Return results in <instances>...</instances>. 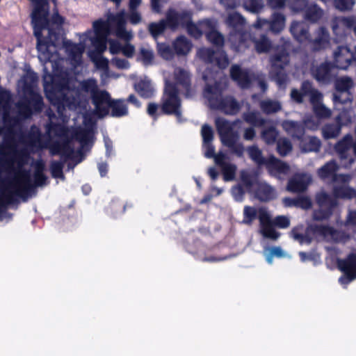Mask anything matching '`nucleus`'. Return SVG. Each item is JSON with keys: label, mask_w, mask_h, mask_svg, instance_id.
<instances>
[{"label": "nucleus", "mask_w": 356, "mask_h": 356, "mask_svg": "<svg viewBox=\"0 0 356 356\" xmlns=\"http://www.w3.org/2000/svg\"><path fill=\"white\" fill-rule=\"evenodd\" d=\"M38 76L27 72L18 81L23 93L22 99L15 106V115L11 116L12 97L8 91H0V220H10L11 215L4 211L7 206L26 200L38 186L47 184L44 174V163L42 159L33 163V181L31 170L24 168L30 156L18 151L15 141V129L20 121L29 118L33 111L42 108V98L36 90Z\"/></svg>", "instance_id": "nucleus-1"}, {"label": "nucleus", "mask_w": 356, "mask_h": 356, "mask_svg": "<svg viewBox=\"0 0 356 356\" xmlns=\"http://www.w3.org/2000/svg\"><path fill=\"white\" fill-rule=\"evenodd\" d=\"M38 58L44 63H50L53 75L45 76L44 90L47 98L56 107L58 114L63 122L67 118L64 113L65 108L75 111L84 106L86 97L83 93L90 94L92 102L102 113L106 112V106L108 100V92L98 89L97 82L94 79H88L78 83L73 76L72 70L64 69L63 65L67 62L58 53V48L53 38L44 43L37 44Z\"/></svg>", "instance_id": "nucleus-2"}, {"label": "nucleus", "mask_w": 356, "mask_h": 356, "mask_svg": "<svg viewBox=\"0 0 356 356\" xmlns=\"http://www.w3.org/2000/svg\"><path fill=\"white\" fill-rule=\"evenodd\" d=\"M93 31L89 30L81 36V42L73 43L70 40H64L63 48L67 54V60L72 67L75 68L82 63V55L86 47V42L90 40L94 51H89V57L96 67L105 72L108 70L109 60L102 56L106 49V38L110 35L108 24L104 20L99 19L93 22Z\"/></svg>", "instance_id": "nucleus-3"}, {"label": "nucleus", "mask_w": 356, "mask_h": 356, "mask_svg": "<svg viewBox=\"0 0 356 356\" xmlns=\"http://www.w3.org/2000/svg\"><path fill=\"white\" fill-rule=\"evenodd\" d=\"M165 88L161 99L162 112L167 115H175L177 121L182 122L181 103L179 92H184L186 97L192 96L191 88V75L189 72L181 67H176L173 74L163 73Z\"/></svg>", "instance_id": "nucleus-4"}, {"label": "nucleus", "mask_w": 356, "mask_h": 356, "mask_svg": "<svg viewBox=\"0 0 356 356\" xmlns=\"http://www.w3.org/2000/svg\"><path fill=\"white\" fill-rule=\"evenodd\" d=\"M47 115L50 122L45 126L46 134L42 135L38 127L32 126L26 137L28 146L35 150L49 148L51 155L60 154L64 159H70L74 153V149L70 147V144L62 148L59 145L50 146L54 137L63 138L67 136L69 134L68 129L63 124H55L53 122L55 115L51 113V111H47Z\"/></svg>", "instance_id": "nucleus-5"}, {"label": "nucleus", "mask_w": 356, "mask_h": 356, "mask_svg": "<svg viewBox=\"0 0 356 356\" xmlns=\"http://www.w3.org/2000/svg\"><path fill=\"white\" fill-rule=\"evenodd\" d=\"M339 165L334 161H330L320 168L317 174L324 181L334 183L333 193L337 197L351 199L356 196V191L348 184L352 179L350 175L337 174Z\"/></svg>", "instance_id": "nucleus-6"}, {"label": "nucleus", "mask_w": 356, "mask_h": 356, "mask_svg": "<svg viewBox=\"0 0 356 356\" xmlns=\"http://www.w3.org/2000/svg\"><path fill=\"white\" fill-rule=\"evenodd\" d=\"M34 4L31 14L33 33L37 38V44L44 43L56 35L48 27L49 6L47 0H31Z\"/></svg>", "instance_id": "nucleus-7"}, {"label": "nucleus", "mask_w": 356, "mask_h": 356, "mask_svg": "<svg viewBox=\"0 0 356 356\" xmlns=\"http://www.w3.org/2000/svg\"><path fill=\"white\" fill-rule=\"evenodd\" d=\"M108 24L110 34L113 33L117 38L123 40L125 44L122 45V53L127 58H132L135 53V47L129 43L133 38L131 31L126 29V13L122 10L116 14L110 13L107 20L104 21Z\"/></svg>", "instance_id": "nucleus-8"}, {"label": "nucleus", "mask_w": 356, "mask_h": 356, "mask_svg": "<svg viewBox=\"0 0 356 356\" xmlns=\"http://www.w3.org/2000/svg\"><path fill=\"white\" fill-rule=\"evenodd\" d=\"M226 88V81L224 86H216L214 88L207 85L204 90V97L208 100L211 108L222 111L228 115H235L240 111V104L231 96L222 97V92Z\"/></svg>", "instance_id": "nucleus-9"}, {"label": "nucleus", "mask_w": 356, "mask_h": 356, "mask_svg": "<svg viewBox=\"0 0 356 356\" xmlns=\"http://www.w3.org/2000/svg\"><path fill=\"white\" fill-rule=\"evenodd\" d=\"M226 24L231 28L228 38L231 47L236 51H244L248 45L247 38L250 36L244 31L245 19L238 13H232L228 15Z\"/></svg>", "instance_id": "nucleus-10"}, {"label": "nucleus", "mask_w": 356, "mask_h": 356, "mask_svg": "<svg viewBox=\"0 0 356 356\" xmlns=\"http://www.w3.org/2000/svg\"><path fill=\"white\" fill-rule=\"evenodd\" d=\"M168 21L171 29L184 27L188 34L195 38H200L203 33L204 29L211 25L209 20L202 21L198 25L193 24L191 21V12L186 10L176 12L174 10H170L168 12Z\"/></svg>", "instance_id": "nucleus-11"}, {"label": "nucleus", "mask_w": 356, "mask_h": 356, "mask_svg": "<svg viewBox=\"0 0 356 356\" xmlns=\"http://www.w3.org/2000/svg\"><path fill=\"white\" fill-rule=\"evenodd\" d=\"M288 44L285 43L275 55L270 58L271 70L270 76L275 81L280 88H285L288 82V76L284 71V67L289 63V53L286 47Z\"/></svg>", "instance_id": "nucleus-12"}, {"label": "nucleus", "mask_w": 356, "mask_h": 356, "mask_svg": "<svg viewBox=\"0 0 356 356\" xmlns=\"http://www.w3.org/2000/svg\"><path fill=\"white\" fill-rule=\"evenodd\" d=\"M230 74L234 81L242 88H248L256 81L261 90L265 92L268 86L262 74H255L250 70L242 69L238 65H233L230 69Z\"/></svg>", "instance_id": "nucleus-13"}, {"label": "nucleus", "mask_w": 356, "mask_h": 356, "mask_svg": "<svg viewBox=\"0 0 356 356\" xmlns=\"http://www.w3.org/2000/svg\"><path fill=\"white\" fill-rule=\"evenodd\" d=\"M291 98L296 103L301 104L303 102L304 96L309 97V102L312 108L315 105L323 103V94L312 86L311 82L305 81L302 83L300 90L293 88L291 91Z\"/></svg>", "instance_id": "nucleus-14"}, {"label": "nucleus", "mask_w": 356, "mask_h": 356, "mask_svg": "<svg viewBox=\"0 0 356 356\" xmlns=\"http://www.w3.org/2000/svg\"><path fill=\"white\" fill-rule=\"evenodd\" d=\"M289 6L295 12L305 10V19L312 23L319 21L323 15L321 8L315 3L308 5L307 0H289Z\"/></svg>", "instance_id": "nucleus-15"}, {"label": "nucleus", "mask_w": 356, "mask_h": 356, "mask_svg": "<svg viewBox=\"0 0 356 356\" xmlns=\"http://www.w3.org/2000/svg\"><path fill=\"white\" fill-rule=\"evenodd\" d=\"M315 237L327 241L346 242L349 236L344 232H339L330 226L312 225L308 228Z\"/></svg>", "instance_id": "nucleus-16"}, {"label": "nucleus", "mask_w": 356, "mask_h": 356, "mask_svg": "<svg viewBox=\"0 0 356 356\" xmlns=\"http://www.w3.org/2000/svg\"><path fill=\"white\" fill-rule=\"evenodd\" d=\"M337 265L344 275L339 279L341 285L346 286L356 279V254H350L346 259H339Z\"/></svg>", "instance_id": "nucleus-17"}, {"label": "nucleus", "mask_w": 356, "mask_h": 356, "mask_svg": "<svg viewBox=\"0 0 356 356\" xmlns=\"http://www.w3.org/2000/svg\"><path fill=\"white\" fill-rule=\"evenodd\" d=\"M316 200L320 209L314 212V218L317 220L328 218L332 214V209L336 206L335 200L324 191L318 193Z\"/></svg>", "instance_id": "nucleus-18"}, {"label": "nucleus", "mask_w": 356, "mask_h": 356, "mask_svg": "<svg viewBox=\"0 0 356 356\" xmlns=\"http://www.w3.org/2000/svg\"><path fill=\"white\" fill-rule=\"evenodd\" d=\"M197 56L206 63H216L220 69H225L229 65L228 58L222 51L214 52L210 48H202L198 49Z\"/></svg>", "instance_id": "nucleus-19"}, {"label": "nucleus", "mask_w": 356, "mask_h": 356, "mask_svg": "<svg viewBox=\"0 0 356 356\" xmlns=\"http://www.w3.org/2000/svg\"><path fill=\"white\" fill-rule=\"evenodd\" d=\"M260 223V233L264 237L272 240H277L280 234L275 231L273 227L271 216L266 209L261 207L258 209V216Z\"/></svg>", "instance_id": "nucleus-20"}, {"label": "nucleus", "mask_w": 356, "mask_h": 356, "mask_svg": "<svg viewBox=\"0 0 356 356\" xmlns=\"http://www.w3.org/2000/svg\"><path fill=\"white\" fill-rule=\"evenodd\" d=\"M337 123H328L323 126L322 134L324 138H337L341 133V125L350 123L352 118L346 111H343L337 117Z\"/></svg>", "instance_id": "nucleus-21"}, {"label": "nucleus", "mask_w": 356, "mask_h": 356, "mask_svg": "<svg viewBox=\"0 0 356 356\" xmlns=\"http://www.w3.org/2000/svg\"><path fill=\"white\" fill-rule=\"evenodd\" d=\"M312 182V176L308 172H298L289 179L286 189L291 193L305 191Z\"/></svg>", "instance_id": "nucleus-22"}, {"label": "nucleus", "mask_w": 356, "mask_h": 356, "mask_svg": "<svg viewBox=\"0 0 356 356\" xmlns=\"http://www.w3.org/2000/svg\"><path fill=\"white\" fill-rule=\"evenodd\" d=\"M241 120L230 122L223 118H218L216 119V127L219 134L221 143L229 138L239 135L238 132L234 130V127L241 124Z\"/></svg>", "instance_id": "nucleus-23"}, {"label": "nucleus", "mask_w": 356, "mask_h": 356, "mask_svg": "<svg viewBox=\"0 0 356 356\" xmlns=\"http://www.w3.org/2000/svg\"><path fill=\"white\" fill-rule=\"evenodd\" d=\"M353 52L347 46H339L333 52V65L340 70H347L353 63Z\"/></svg>", "instance_id": "nucleus-24"}, {"label": "nucleus", "mask_w": 356, "mask_h": 356, "mask_svg": "<svg viewBox=\"0 0 356 356\" xmlns=\"http://www.w3.org/2000/svg\"><path fill=\"white\" fill-rule=\"evenodd\" d=\"M215 163L220 168L225 181H232L235 178L237 167L228 161L226 154L219 152L215 157Z\"/></svg>", "instance_id": "nucleus-25"}, {"label": "nucleus", "mask_w": 356, "mask_h": 356, "mask_svg": "<svg viewBox=\"0 0 356 356\" xmlns=\"http://www.w3.org/2000/svg\"><path fill=\"white\" fill-rule=\"evenodd\" d=\"M334 65L330 62H325L318 66L311 68L312 76L319 83H328L334 78L333 73Z\"/></svg>", "instance_id": "nucleus-26"}, {"label": "nucleus", "mask_w": 356, "mask_h": 356, "mask_svg": "<svg viewBox=\"0 0 356 356\" xmlns=\"http://www.w3.org/2000/svg\"><path fill=\"white\" fill-rule=\"evenodd\" d=\"M314 38H309L313 51H321L328 48L330 45V36L328 31L324 27H319L314 32Z\"/></svg>", "instance_id": "nucleus-27"}, {"label": "nucleus", "mask_w": 356, "mask_h": 356, "mask_svg": "<svg viewBox=\"0 0 356 356\" xmlns=\"http://www.w3.org/2000/svg\"><path fill=\"white\" fill-rule=\"evenodd\" d=\"M102 107H104V106ZM106 112L105 113H102L101 111L97 109L95 113L99 118H103L109 112V108L111 109V116L115 118H120L122 116H125L128 114V108L126 103L123 100H113L111 99L110 95L108 94V104L105 106Z\"/></svg>", "instance_id": "nucleus-28"}, {"label": "nucleus", "mask_w": 356, "mask_h": 356, "mask_svg": "<svg viewBox=\"0 0 356 356\" xmlns=\"http://www.w3.org/2000/svg\"><path fill=\"white\" fill-rule=\"evenodd\" d=\"M266 168L269 173L280 179H284L290 172V166L285 162L270 156L268 159Z\"/></svg>", "instance_id": "nucleus-29"}, {"label": "nucleus", "mask_w": 356, "mask_h": 356, "mask_svg": "<svg viewBox=\"0 0 356 356\" xmlns=\"http://www.w3.org/2000/svg\"><path fill=\"white\" fill-rule=\"evenodd\" d=\"M355 24L353 17H335L332 21V29L337 36L343 37L348 31L353 29Z\"/></svg>", "instance_id": "nucleus-30"}, {"label": "nucleus", "mask_w": 356, "mask_h": 356, "mask_svg": "<svg viewBox=\"0 0 356 356\" xmlns=\"http://www.w3.org/2000/svg\"><path fill=\"white\" fill-rule=\"evenodd\" d=\"M253 193L257 198L263 202H267L276 197L277 193L274 188L265 181H259Z\"/></svg>", "instance_id": "nucleus-31"}, {"label": "nucleus", "mask_w": 356, "mask_h": 356, "mask_svg": "<svg viewBox=\"0 0 356 356\" xmlns=\"http://www.w3.org/2000/svg\"><path fill=\"white\" fill-rule=\"evenodd\" d=\"M290 32L294 38L300 42H304L309 40V26L304 22H293L290 26Z\"/></svg>", "instance_id": "nucleus-32"}, {"label": "nucleus", "mask_w": 356, "mask_h": 356, "mask_svg": "<svg viewBox=\"0 0 356 356\" xmlns=\"http://www.w3.org/2000/svg\"><path fill=\"white\" fill-rule=\"evenodd\" d=\"M282 127L288 134L298 140H300L305 134V127L302 122L284 120L282 123Z\"/></svg>", "instance_id": "nucleus-33"}, {"label": "nucleus", "mask_w": 356, "mask_h": 356, "mask_svg": "<svg viewBox=\"0 0 356 356\" xmlns=\"http://www.w3.org/2000/svg\"><path fill=\"white\" fill-rule=\"evenodd\" d=\"M247 40L248 45L246 48H248L250 46L251 42H252L254 44L256 51L259 54L268 52L272 46L270 40L264 34L260 35L258 38L255 36L252 37L250 35V36L248 37Z\"/></svg>", "instance_id": "nucleus-34"}, {"label": "nucleus", "mask_w": 356, "mask_h": 356, "mask_svg": "<svg viewBox=\"0 0 356 356\" xmlns=\"http://www.w3.org/2000/svg\"><path fill=\"white\" fill-rule=\"evenodd\" d=\"M240 179L241 186L244 187L248 193H253L257 186V183L259 182L255 174L246 170H243L240 172Z\"/></svg>", "instance_id": "nucleus-35"}, {"label": "nucleus", "mask_w": 356, "mask_h": 356, "mask_svg": "<svg viewBox=\"0 0 356 356\" xmlns=\"http://www.w3.org/2000/svg\"><path fill=\"white\" fill-rule=\"evenodd\" d=\"M239 135H236L234 138L225 140L222 144L227 147L232 154L241 158L245 153V147L243 144L239 141Z\"/></svg>", "instance_id": "nucleus-36"}, {"label": "nucleus", "mask_w": 356, "mask_h": 356, "mask_svg": "<svg viewBox=\"0 0 356 356\" xmlns=\"http://www.w3.org/2000/svg\"><path fill=\"white\" fill-rule=\"evenodd\" d=\"M300 147L303 152H318L321 146V140L314 136L301 138Z\"/></svg>", "instance_id": "nucleus-37"}, {"label": "nucleus", "mask_w": 356, "mask_h": 356, "mask_svg": "<svg viewBox=\"0 0 356 356\" xmlns=\"http://www.w3.org/2000/svg\"><path fill=\"white\" fill-rule=\"evenodd\" d=\"M268 22L270 31L274 33H279L285 27L286 17L282 13H274Z\"/></svg>", "instance_id": "nucleus-38"}, {"label": "nucleus", "mask_w": 356, "mask_h": 356, "mask_svg": "<svg viewBox=\"0 0 356 356\" xmlns=\"http://www.w3.org/2000/svg\"><path fill=\"white\" fill-rule=\"evenodd\" d=\"M92 129L90 128H80L73 132V138L79 141L82 148H84L92 140Z\"/></svg>", "instance_id": "nucleus-39"}, {"label": "nucleus", "mask_w": 356, "mask_h": 356, "mask_svg": "<svg viewBox=\"0 0 356 356\" xmlns=\"http://www.w3.org/2000/svg\"><path fill=\"white\" fill-rule=\"evenodd\" d=\"M172 46L177 55H186L190 52L192 44L185 36L181 35L173 42Z\"/></svg>", "instance_id": "nucleus-40"}, {"label": "nucleus", "mask_w": 356, "mask_h": 356, "mask_svg": "<svg viewBox=\"0 0 356 356\" xmlns=\"http://www.w3.org/2000/svg\"><path fill=\"white\" fill-rule=\"evenodd\" d=\"M259 106L263 113L273 114L282 109V104L280 101L271 99H266L260 102Z\"/></svg>", "instance_id": "nucleus-41"}, {"label": "nucleus", "mask_w": 356, "mask_h": 356, "mask_svg": "<svg viewBox=\"0 0 356 356\" xmlns=\"http://www.w3.org/2000/svg\"><path fill=\"white\" fill-rule=\"evenodd\" d=\"M136 90L144 98H149L154 95V89L149 79L140 81L136 85Z\"/></svg>", "instance_id": "nucleus-42"}, {"label": "nucleus", "mask_w": 356, "mask_h": 356, "mask_svg": "<svg viewBox=\"0 0 356 356\" xmlns=\"http://www.w3.org/2000/svg\"><path fill=\"white\" fill-rule=\"evenodd\" d=\"M247 152L250 158L258 165H265L268 163V159L263 156L262 151L257 146L252 145L248 147Z\"/></svg>", "instance_id": "nucleus-43"}, {"label": "nucleus", "mask_w": 356, "mask_h": 356, "mask_svg": "<svg viewBox=\"0 0 356 356\" xmlns=\"http://www.w3.org/2000/svg\"><path fill=\"white\" fill-rule=\"evenodd\" d=\"M279 136V131L274 126L265 127L261 132V139L267 145L274 144Z\"/></svg>", "instance_id": "nucleus-44"}, {"label": "nucleus", "mask_w": 356, "mask_h": 356, "mask_svg": "<svg viewBox=\"0 0 356 356\" xmlns=\"http://www.w3.org/2000/svg\"><path fill=\"white\" fill-rule=\"evenodd\" d=\"M167 26L170 27L168 21V15H166V19H162L159 22L150 23L148 26V30L152 37L156 39L159 35L163 33Z\"/></svg>", "instance_id": "nucleus-45"}, {"label": "nucleus", "mask_w": 356, "mask_h": 356, "mask_svg": "<svg viewBox=\"0 0 356 356\" xmlns=\"http://www.w3.org/2000/svg\"><path fill=\"white\" fill-rule=\"evenodd\" d=\"M243 120L252 126L260 127L265 124V120L257 111H249L243 114Z\"/></svg>", "instance_id": "nucleus-46"}, {"label": "nucleus", "mask_w": 356, "mask_h": 356, "mask_svg": "<svg viewBox=\"0 0 356 356\" xmlns=\"http://www.w3.org/2000/svg\"><path fill=\"white\" fill-rule=\"evenodd\" d=\"M242 6L245 10L253 13H258L264 8V0H243Z\"/></svg>", "instance_id": "nucleus-47"}, {"label": "nucleus", "mask_w": 356, "mask_h": 356, "mask_svg": "<svg viewBox=\"0 0 356 356\" xmlns=\"http://www.w3.org/2000/svg\"><path fill=\"white\" fill-rule=\"evenodd\" d=\"M138 60H140L145 66L152 65L154 60L153 50L149 47H140Z\"/></svg>", "instance_id": "nucleus-48"}, {"label": "nucleus", "mask_w": 356, "mask_h": 356, "mask_svg": "<svg viewBox=\"0 0 356 356\" xmlns=\"http://www.w3.org/2000/svg\"><path fill=\"white\" fill-rule=\"evenodd\" d=\"M354 86L353 79L348 76H342L335 82L336 90L339 92H348Z\"/></svg>", "instance_id": "nucleus-49"}, {"label": "nucleus", "mask_w": 356, "mask_h": 356, "mask_svg": "<svg viewBox=\"0 0 356 356\" xmlns=\"http://www.w3.org/2000/svg\"><path fill=\"white\" fill-rule=\"evenodd\" d=\"M207 38L213 44L217 47H222L224 44V36L215 29H211L206 33Z\"/></svg>", "instance_id": "nucleus-50"}, {"label": "nucleus", "mask_w": 356, "mask_h": 356, "mask_svg": "<svg viewBox=\"0 0 356 356\" xmlns=\"http://www.w3.org/2000/svg\"><path fill=\"white\" fill-rule=\"evenodd\" d=\"M258 216V209L254 207L245 206L243 209V222L251 225L252 221Z\"/></svg>", "instance_id": "nucleus-51"}, {"label": "nucleus", "mask_w": 356, "mask_h": 356, "mask_svg": "<svg viewBox=\"0 0 356 356\" xmlns=\"http://www.w3.org/2000/svg\"><path fill=\"white\" fill-rule=\"evenodd\" d=\"M277 149L281 156H284L292 150L291 143L286 138H280L277 142Z\"/></svg>", "instance_id": "nucleus-52"}, {"label": "nucleus", "mask_w": 356, "mask_h": 356, "mask_svg": "<svg viewBox=\"0 0 356 356\" xmlns=\"http://www.w3.org/2000/svg\"><path fill=\"white\" fill-rule=\"evenodd\" d=\"M312 109L315 115L319 119H327L332 115V111L323 103L315 105Z\"/></svg>", "instance_id": "nucleus-53"}, {"label": "nucleus", "mask_w": 356, "mask_h": 356, "mask_svg": "<svg viewBox=\"0 0 356 356\" xmlns=\"http://www.w3.org/2000/svg\"><path fill=\"white\" fill-rule=\"evenodd\" d=\"M303 226L294 227L291 232V236L296 241H299L300 243H309L311 238L305 236L302 234Z\"/></svg>", "instance_id": "nucleus-54"}, {"label": "nucleus", "mask_w": 356, "mask_h": 356, "mask_svg": "<svg viewBox=\"0 0 356 356\" xmlns=\"http://www.w3.org/2000/svg\"><path fill=\"white\" fill-rule=\"evenodd\" d=\"M157 50L159 55L165 60H170L173 58V51L168 44L158 43Z\"/></svg>", "instance_id": "nucleus-55"}, {"label": "nucleus", "mask_w": 356, "mask_h": 356, "mask_svg": "<svg viewBox=\"0 0 356 356\" xmlns=\"http://www.w3.org/2000/svg\"><path fill=\"white\" fill-rule=\"evenodd\" d=\"M63 163L60 161H53L51 163L50 170L53 177L64 179L65 177L63 173Z\"/></svg>", "instance_id": "nucleus-56"}, {"label": "nucleus", "mask_w": 356, "mask_h": 356, "mask_svg": "<svg viewBox=\"0 0 356 356\" xmlns=\"http://www.w3.org/2000/svg\"><path fill=\"white\" fill-rule=\"evenodd\" d=\"M334 7L339 10H349L355 4L354 0H333Z\"/></svg>", "instance_id": "nucleus-57"}, {"label": "nucleus", "mask_w": 356, "mask_h": 356, "mask_svg": "<svg viewBox=\"0 0 356 356\" xmlns=\"http://www.w3.org/2000/svg\"><path fill=\"white\" fill-rule=\"evenodd\" d=\"M201 135L203 143H211L213 138V131L211 127L208 124H204L202 127Z\"/></svg>", "instance_id": "nucleus-58"}, {"label": "nucleus", "mask_w": 356, "mask_h": 356, "mask_svg": "<svg viewBox=\"0 0 356 356\" xmlns=\"http://www.w3.org/2000/svg\"><path fill=\"white\" fill-rule=\"evenodd\" d=\"M302 124L305 129L307 128L310 130H316L319 127L320 122L313 116L309 115L304 118Z\"/></svg>", "instance_id": "nucleus-59"}, {"label": "nucleus", "mask_w": 356, "mask_h": 356, "mask_svg": "<svg viewBox=\"0 0 356 356\" xmlns=\"http://www.w3.org/2000/svg\"><path fill=\"white\" fill-rule=\"evenodd\" d=\"M111 63L120 70H127L130 67L129 62L124 58L114 57L111 59Z\"/></svg>", "instance_id": "nucleus-60"}, {"label": "nucleus", "mask_w": 356, "mask_h": 356, "mask_svg": "<svg viewBox=\"0 0 356 356\" xmlns=\"http://www.w3.org/2000/svg\"><path fill=\"white\" fill-rule=\"evenodd\" d=\"M108 42L109 44V52L111 54H118L122 51V45L121 43L115 39H109L106 40V42Z\"/></svg>", "instance_id": "nucleus-61"}, {"label": "nucleus", "mask_w": 356, "mask_h": 356, "mask_svg": "<svg viewBox=\"0 0 356 356\" xmlns=\"http://www.w3.org/2000/svg\"><path fill=\"white\" fill-rule=\"evenodd\" d=\"M232 195L234 199L237 202H241L243 200L245 191L241 185H237L232 188Z\"/></svg>", "instance_id": "nucleus-62"}, {"label": "nucleus", "mask_w": 356, "mask_h": 356, "mask_svg": "<svg viewBox=\"0 0 356 356\" xmlns=\"http://www.w3.org/2000/svg\"><path fill=\"white\" fill-rule=\"evenodd\" d=\"M273 224H274L275 225L280 228L284 229L289 227L290 220L286 216H278L274 219Z\"/></svg>", "instance_id": "nucleus-63"}, {"label": "nucleus", "mask_w": 356, "mask_h": 356, "mask_svg": "<svg viewBox=\"0 0 356 356\" xmlns=\"http://www.w3.org/2000/svg\"><path fill=\"white\" fill-rule=\"evenodd\" d=\"M312 200L309 197L300 196L296 198V207L308 209L312 207Z\"/></svg>", "instance_id": "nucleus-64"}]
</instances>
